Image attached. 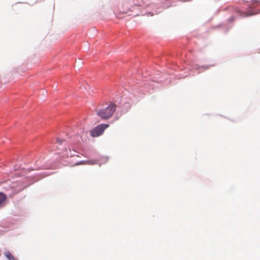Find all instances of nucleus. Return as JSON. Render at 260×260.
I'll list each match as a JSON object with an SVG mask.
<instances>
[{
    "label": "nucleus",
    "instance_id": "nucleus-1",
    "mask_svg": "<svg viewBox=\"0 0 260 260\" xmlns=\"http://www.w3.org/2000/svg\"><path fill=\"white\" fill-rule=\"evenodd\" d=\"M116 107L115 104H111L106 108L97 109L96 113L102 119H108L113 115Z\"/></svg>",
    "mask_w": 260,
    "mask_h": 260
},
{
    "label": "nucleus",
    "instance_id": "nucleus-2",
    "mask_svg": "<svg viewBox=\"0 0 260 260\" xmlns=\"http://www.w3.org/2000/svg\"><path fill=\"white\" fill-rule=\"evenodd\" d=\"M109 126V124H101L98 125L90 131V135L92 137H96L101 135L105 129Z\"/></svg>",
    "mask_w": 260,
    "mask_h": 260
},
{
    "label": "nucleus",
    "instance_id": "nucleus-3",
    "mask_svg": "<svg viewBox=\"0 0 260 260\" xmlns=\"http://www.w3.org/2000/svg\"><path fill=\"white\" fill-rule=\"evenodd\" d=\"M94 164H95V162L94 160H86V161H80L77 162L76 164V165H85V164L93 165Z\"/></svg>",
    "mask_w": 260,
    "mask_h": 260
},
{
    "label": "nucleus",
    "instance_id": "nucleus-4",
    "mask_svg": "<svg viewBox=\"0 0 260 260\" xmlns=\"http://www.w3.org/2000/svg\"><path fill=\"white\" fill-rule=\"evenodd\" d=\"M6 200V196L2 193H0V206H3V204Z\"/></svg>",
    "mask_w": 260,
    "mask_h": 260
},
{
    "label": "nucleus",
    "instance_id": "nucleus-5",
    "mask_svg": "<svg viewBox=\"0 0 260 260\" xmlns=\"http://www.w3.org/2000/svg\"><path fill=\"white\" fill-rule=\"evenodd\" d=\"M5 255L9 260H16L10 252H6Z\"/></svg>",
    "mask_w": 260,
    "mask_h": 260
},
{
    "label": "nucleus",
    "instance_id": "nucleus-6",
    "mask_svg": "<svg viewBox=\"0 0 260 260\" xmlns=\"http://www.w3.org/2000/svg\"><path fill=\"white\" fill-rule=\"evenodd\" d=\"M252 7L258 6L260 5V0H253L251 2Z\"/></svg>",
    "mask_w": 260,
    "mask_h": 260
},
{
    "label": "nucleus",
    "instance_id": "nucleus-7",
    "mask_svg": "<svg viewBox=\"0 0 260 260\" xmlns=\"http://www.w3.org/2000/svg\"><path fill=\"white\" fill-rule=\"evenodd\" d=\"M66 155L68 157H72L74 156V155L71 153V151L70 150H69V151L67 152V154H66Z\"/></svg>",
    "mask_w": 260,
    "mask_h": 260
},
{
    "label": "nucleus",
    "instance_id": "nucleus-8",
    "mask_svg": "<svg viewBox=\"0 0 260 260\" xmlns=\"http://www.w3.org/2000/svg\"><path fill=\"white\" fill-rule=\"evenodd\" d=\"M56 140L58 143H59V144L62 143V140H59V139H57Z\"/></svg>",
    "mask_w": 260,
    "mask_h": 260
},
{
    "label": "nucleus",
    "instance_id": "nucleus-9",
    "mask_svg": "<svg viewBox=\"0 0 260 260\" xmlns=\"http://www.w3.org/2000/svg\"><path fill=\"white\" fill-rule=\"evenodd\" d=\"M252 14H247L246 13H244V15H243V16H250V15H251Z\"/></svg>",
    "mask_w": 260,
    "mask_h": 260
}]
</instances>
